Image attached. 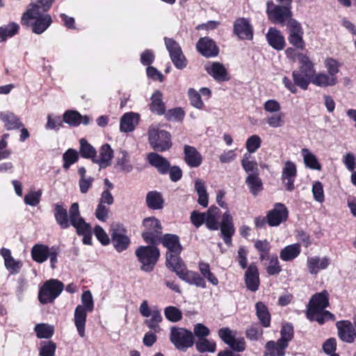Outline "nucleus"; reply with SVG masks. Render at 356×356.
Masks as SVG:
<instances>
[{
	"instance_id": "1",
	"label": "nucleus",
	"mask_w": 356,
	"mask_h": 356,
	"mask_svg": "<svg viewBox=\"0 0 356 356\" xmlns=\"http://www.w3.org/2000/svg\"><path fill=\"white\" fill-rule=\"evenodd\" d=\"M329 306V293L326 290L312 296L307 309V317L311 321H317L323 325L327 321H334L335 316L325 310Z\"/></svg>"
},
{
	"instance_id": "2",
	"label": "nucleus",
	"mask_w": 356,
	"mask_h": 356,
	"mask_svg": "<svg viewBox=\"0 0 356 356\" xmlns=\"http://www.w3.org/2000/svg\"><path fill=\"white\" fill-rule=\"evenodd\" d=\"M94 309V301L90 291H86L81 296V305L76 306L74 314V323L81 337H85L87 314Z\"/></svg>"
},
{
	"instance_id": "3",
	"label": "nucleus",
	"mask_w": 356,
	"mask_h": 356,
	"mask_svg": "<svg viewBox=\"0 0 356 356\" xmlns=\"http://www.w3.org/2000/svg\"><path fill=\"white\" fill-rule=\"evenodd\" d=\"M70 218L72 226L75 228L77 234L83 236V243L86 245H91V227L81 216L79 206L77 202L73 203L70 208Z\"/></svg>"
},
{
	"instance_id": "4",
	"label": "nucleus",
	"mask_w": 356,
	"mask_h": 356,
	"mask_svg": "<svg viewBox=\"0 0 356 356\" xmlns=\"http://www.w3.org/2000/svg\"><path fill=\"white\" fill-rule=\"evenodd\" d=\"M135 254L142 264L140 269L145 272H151L153 270L160 256L159 250L153 245L139 246Z\"/></svg>"
},
{
	"instance_id": "5",
	"label": "nucleus",
	"mask_w": 356,
	"mask_h": 356,
	"mask_svg": "<svg viewBox=\"0 0 356 356\" xmlns=\"http://www.w3.org/2000/svg\"><path fill=\"white\" fill-rule=\"evenodd\" d=\"M170 341L179 350H186L194 343V335L192 332L178 327H172L170 332Z\"/></svg>"
},
{
	"instance_id": "6",
	"label": "nucleus",
	"mask_w": 356,
	"mask_h": 356,
	"mask_svg": "<svg viewBox=\"0 0 356 356\" xmlns=\"http://www.w3.org/2000/svg\"><path fill=\"white\" fill-rule=\"evenodd\" d=\"M31 20H33L31 24L32 31L36 34L44 33L52 23L51 17L49 14L38 12L36 15H27L26 11L24 13L21 18L22 24L29 25Z\"/></svg>"
},
{
	"instance_id": "7",
	"label": "nucleus",
	"mask_w": 356,
	"mask_h": 356,
	"mask_svg": "<svg viewBox=\"0 0 356 356\" xmlns=\"http://www.w3.org/2000/svg\"><path fill=\"white\" fill-rule=\"evenodd\" d=\"M64 288L63 284L54 279L46 281L40 289L38 300L42 304L53 302L61 293Z\"/></svg>"
},
{
	"instance_id": "8",
	"label": "nucleus",
	"mask_w": 356,
	"mask_h": 356,
	"mask_svg": "<svg viewBox=\"0 0 356 356\" xmlns=\"http://www.w3.org/2000/svg\"><path fill=\"white\" fill-rule=\"evenodd\" d=\"M143 225L145 227L142 233L143 240L147 243H157L161 239L163 229L160 221L155 217H148L143 220Z\"/></svg>"
},
{
	"instance_id": "9",
	"label": "nucleus",
	"mask_w": 356,
	"mask_h": 356,
	"mask_svg": "<svg viewBox=\"0 0 356 356\" xmlns=\"http://www.w3.org/2000/svg\"><path fill=\"white\" fill-rule=\"evenodd\" d=\"M148 137L151 146L156 151L164 152L169 149L172 146L170 134L166 131L150 127Z\"/></svg>"
},
{
	"instance_id": "10",
	"label": "nucleus",
	"mask_w": 356,
	"mask_h": 356,
	"mask_svg": "<svg viewBox=\"0 0 356 356\" xmlns=\"http://www.w3.org/2000/svg\"><path fill=\"white\" fill-rule=\"evenodd\" d=\"M292 78L293 81L289 77L284 76L282 83L293 94L297 93V87H300L304 90H307L309 83H312V77L299 70L292 72Z\"/></svg>"
},
{
	"instance_id": "11",
	"label": "nucleus",
	"mask_w": 356,
	"mask_h": 356,
	"mask_svg": "<svg viewBox=\"0 0 356 356\" xmlns=\"http://www.w3.org/2000/svg\"><path fill=\"white\" fill-rule=\"evenodd\" d=\"M110 232L111 241L115 249L118 252L127 250L130 244V239L126 235V229L123 225L118 223L112 225Z\"/></svg>"
},
{
	"instance_id": "12",
	"label": "nucleus",
	"mask_w": 356,
	"mask_h": 356,
	"mask_svg": "<svg viewBox=\"0 0 356 356\" xmlns=\"http://www.w3.org/2000/svg\"><path fill=\"white\" fill-rule=\"evenodd\" d=\"M165 44L174 65L179 70L185 68L187 61L179 44L173 39L168 38H165Z\"/></svg>"
},
{
	"instance_id": "13",
	"label": "nucleus",
	"mask_w": 356,
	"mask_h": 356,
	"mask_svg": "<svg viewBox=\"0 0 356 356\" xmlns=\"http://www.w3.org/2000/svg\"><path fill=\"white\" fill-rule=\"evenodd\" d=\"M266 13L268 19L276 24H283L291 16L290 7L275 6L273 1L267 3Z\"/></svg>"
},
{
	"instance_id": "14",
	"label": "nucleus",
	"mask_w": 356,
	"mask_h": 356,
	"mask_svg": "<svg viewBox=\"0 0 356 356\" xmlns=\"http://www.w3.org/2000/svg\"><path fill=\"white\" fill-rule=\"evenodd\" d=\"M220 338L232 349L236 352H242L245 349L243 338H236L235 332L227 327L221 328L218 331Z\"/></svg>"
},
{
	"instance_id": "15",
	"label": "nucleus",
	"mask_w": 356,
	"mask_h": 356,
	"mask_svg": "<svg viewBox=\"0 0 356 356\" xmlns=\"http://www.w3.org/2000/svg\"><path fill=\"white\" fill-rule=\"evenodd\" d=\"M287 26L289 30V42L296 48L303 49L305 47V42L303 40V31L300 24L296 19H290L288 20Z\"/></svg>"
},
{
	"instance_id": "16",
	"label": "nucleus",
	"mask_w": 356,
	"mask_h": 356,
	"mask_svg": "<svg viewBox=\"0 0 356 356\" xmlns=\"http://www.w3.org/2000/svg\"><path fill=\"white\" fill-rule=\"evenodd\" d=\"M288 216L289 211L285 205L282 203H277L274 208L268 211L266 219L270 226L277 227L286 221Z\"/></svg>"
},
{
	"instance_id": "17",
	"label": "nucleus",
	"mask_w": 356,
	"mask_h": 356,
	"mask_svg": "<svg viewBox=\"0 0 356 356\" xmlns=\"http://www.w3.org/2000/svg\"><path fill=\"white\" fill-rule=\"evenodd\" d=\"M339 339L346 343H353L356 339V331L351 322L340 321L336 323Z\"/></svg>"
},
{
	"instance_id": "18",
	"label": "nucleus",
	"mask_w": 356,
	"mask_h": 356,
	"mask_svg": "<svg viewBox=\"0 0 356 356\" xmlns=\"http://www.w3.org/2000/svg\"><path fill=\"white\" fill-rule=\"evenodd\" d=\"M219 227L220 228L225 243L230 245L232 243V236L234 234L235 229L233 224V218L229 211L223 213L222 222Z\"/></svg>"
},
{
	"instance_id": "19",
	"label": "nucleus",
	"mask_w": 356,
	"mask_h": 356,
	"mask_svg": "<svg viewBox=\"0 0 356 356\" xmlns=\"http://www.w3.org/2000/svg\"><path fill=\"white\" fill-rule=\"evenodd\" d=\"M204 69L216 81L222 82L229 79L227 69L219 62L209 63L204 66Z\"/></svg>"
},
{
	"instance_id": "20",
	"label": "nucleus",
	"mask_w": 356,
	"mask_h": 356,
	"mask_svg": "<svg viewBox=\"0 0 356 356\" xmlns=\"http://www.w3.org/2000/svg\"><path fill=\"white\" fill-rule=\"evenodd\" d=\"M297 176V169L296 164L287 161L285 162L282 172V181L285 184L286 189L291 191L294 189V181Z\"/></svg>"
},
{
	"instance_id": "21",
	"label": "nucleus",
	"mask_w": 356,
	"mask_h": 356,
	"mask_svg": "<svg viewBox=\"0 0 356 356\" xmlns=\"http://www.w3.org/2000/svg\"><path fill=\"white\" fill-rule=\"evenodd\" d=\"M197 50L204 57L210 58L218 54V49L215 42L208 38H201L196 44Z\"/></svg>"
},
{
	"instance_id": "22",
	"label": "nucleus",
	"mask_w": 356,
	"mask_h": 356,
	"mask_svg": "<svg viewBox=\"0 0 356 356\" xmlns=\"http://www.w3.org/2000/svg\"><path fill=\"white\" fill-rule=\"evenodd\" d=\"M234 32L238 37L243 40H252L253 38L252 27L248 19L238 18L234 24Z\"/></svg>"
},
{
	"instance_id": "23",
	"label": "nucleus",
	"mask_w": 356,
	"mask_h": 356,
	"mask_svg": "<svg viewBox=\"0 0 356 356\" xmlns=\"http://www.w3.org/2000/svg\"><path fill=\"white\" fill-rule=\"evenodd\" d=\"M184 159L186 163L192 168L200 166L203 161L202 156L197 149L188 145L184 147Z\"/></svg>"
},
{
	"instance_id": "24",
	"label": "nucleus",
	"mask_w": 356,
	"mask_h": 356,
	"mask_svg": "<svg viewBox=\"0 0 356 356\" xmlns=\"http://www.w3.org/2000/svg\"><path fill=\"white\" fill-rule=\"evenodd\" d=\"M54 214L56 222L61 229H66L72 225L70 213L68 214L67 210L63 203L60 202L54 204Z\"/></svg>"
},
{
	"instance_id": "25",
	"label": "nucleus",
	"mask_w": 356,
	"mask_h": 356,
	"mask_svg": "<svg viewBox=\"0 0 356 356\" xmlns=\"http://www.w3.org/2000/svg\"><path fill=\"white\" fill-rule=\"evenodd\" d=\"M245 283L248 290L255 292L259 286V277L257 267L251 264L245 273Z\"/></svg>"
},
{
	"instance_id": "26",
	"label": "nucleus",
	"mask_w": 356,
	"mask_h": 356,
	"mask_svg": "<svg viewBox=\"0 0 356 356\" xmlns=\"http://www.w3.org/2000/svg\"><path fill=\"white\" fill-rule=\"evenodd\" d=\"M149 163L154 167L162 175L168 173L170 168V162L157 153L152 152L147 155Z\"/></svg>"
},
{
	"instance_id": "27",
	"label": "nucleus",
	"mask_w": 356,
	"mask_h": 356,
	"mask_svg": "<svg viewBox=\"0 0 356 356\" xmlns=\"http://www.w3.org/2000/svg\"><path fill=\"white\" fill-rule=\"evenodd\" d=\"M268 44L273 49L280 51L285 47V40L280 31L275 28H269L266 35Z\"/></svg>"
},
{
	"instance_id": "28",
	"label": "nucleus",
	"mask_w": 356,
	"mask_h": 356,
	"mask_svg": "<svg viewBox=\"0 0 356 356\" xmlns=\"http://www.w3.org/2000/svg\"><path fill=\"white\" fill-rule=\"evenodd\" d=\"M330 264V260L327 257H319L317 256L307 259V267L312 275H316L321 270L326 269Z\"/></svg>"
},
{
	"instance_id": "29",
	"label": "nucleus",
	"mask_w": 356,
	"mask_h": 356,
	"mask_svg": "<svg viewBox=\"0 0 356 356\" xmlns=\"http://www.w3.org/2000/svg\"><path fill=\"white\" fill-rule=\"evenodd\" d=\"M63 122L71 127H77L81 124H88L90 118L88 115H81L76 111H67L63 114Z\"/></svg>"
},
{
	"instance_id": "30",
	"label": "nucleus",
	"mask_w": 356,
	"mask_h": 356,
	"mask_svg": "<svg viewBox=\"0 0 356 356\" xmlns=\"http://www.w3.org/2000/svg\"><path fill=\"white\" fill-rule=\"evenodd\" d=\"M138 122V114L133 112L126 113L120 119V129L122 132H131L134 131Z\"/></svg>"
},
{
	"instance_id": "31",
	"label": "nucleus",
	"mask_w": 356,
	"mask_h": 356,
	"mask_svg": "<svg viewBox=\"0 0 356 356\" xmlns=\"http://www.w3.org/2000/svg\"><path fill=\"white\" fill-rule=\"evenodd\" d=\"M113 156V152L108 144H104L99 150V155L95 156L93 162L98 163L100 168H104L110 165Z\"/></svg>"
},
{
	"instance_id": "32",
	"label": "nucleus",
	"mask_w": 356,
	"mask_h": 356,
	"mask_svg": "<svg viewBox=\"0 0 356 356\" xmlns=\"http://www.w3.org/2000/svg\"><path fill=\"white\" fill-rule=\"evenodd\" d=\"M177 275L180 279L190 284H193L203 289L206 287L204 280L198 273L188 270L186 268Z\"/></svg>"
},
{
	"instance_id": "33",
	"label": "nucleus",
	"mask_w": 356,
	"mask_h": 356,
	"mask_svg": "<svg viewBox=\"0 0 356 356\" xmlns=\"http://www.w3.org/2000/svg\"><path fill=\"white\" fill-rule=\"evenodd\" d=\"M162 244L168 249L167 252L181 253L182 247L179 243V238L177 235L167 234L163 237L161 236L160 241Z\"/></svg>"
},
{
	"instance_id": "34",
	"label": "nucleus",
	"mask_w": 356,
	"mask_h": 356,
	"mask_svg": "<svg viewBox=\"0 0 356 356\" xmlns=\"http://www.w3.org/2000/svg\"><path fill=\"white\" fill-rule=\"evenodd\" d=\"M286 343L277 340L269 341L265 346L264 356H284L285 355V349L287 347Z\"/></svg>"
},
{
	"instance_id": "35",
	"label": "nucleus",
	"mask_w": 356,
	"mask_h": 356,
	"mask_svg": "<svg viewBox=\"0 0 356 356\" xmlns=\"http://www.w3.org/2000/svg\"><path fill=\"white\" fill-rule=\"evenodd\" d=\"M179 254L180 253L166 252V266L177 275L186 268Z\"/></svg>"
},
{
	"instance_id": "36",
	"label": "nucleus",
	"mask_w": 356,
	"mask_h": 356,
	"mask_svg": "<svg viewBox=\"0 0 356 356\" xmlns=\"http://www.w3.org/2000/svg\"><path fill=\"white\" fill-rule=\"evenodd\" d=\"M51 248L43 244H35L31 249V257L33 261L42 264L47 261Z\"/></svg>"
},
{
	"instance_id": "37",
	"label": "nucleus",
	"mask_w": 356,
	"mask_h": 356,
	"mask_svg": "<svg viewBox=\"0 0 356 356\" xmlns=\"http://www.w3.org/2000/svg\"><path fill=\"white\" fill-rule=\"evenodd\" d=\"M220 209L217 207H211L207 212H205L204 224L207 227L211 230H218L219 228L218 216Z\"/></svg>"
},
{
	"instance_id": "38",
	"label": "nucleus",
	"mask_w": 356,
	"mask_h": 356,
	"mask_svg": "<svg viewBox=\"0 0 356 356\" xmlns=\"http://www.w3.org/2000/svg\"><path fill=\"white\" fill-rule=\"evenodd\" d=\"M312 83L318 87L325 88L332 86L337 84V77H332L328 74L319 72L314 74L312 78Z\"/></svg>"
},
{
	"instance_id": "39",
	"label": "nucleus",
	"mask_w": 356,
	"mask_h": 356,
	"mask_svg": "<svg viewBox=\"0 0 356 356\" xmlns=\"http://www.w3.org/2000/svg\"><path fill=\"white\" fill-rule=\"evenodd\" d=\"M148 208L153 210L161 209L163 207L164 200L161 193L152 191L147 193L145 198Z\"/></svg>"
},
{
	"instance_id": "40",
	"label": "nucleus",
	"mask_w": 356,
	"mask_h": 356,
	"mask_svg": "<svg viewBox=\"0 0 356 356\" xmlns=\"http://www.w3.org/2000/svg\"><path fill=\"white\" fill-rule=\"evenodd\" d=\"M1 254L4 259L6 268L10 270L11 273H17L22 266V262L19 261H16L11 256V252L8 249H1Z\"/></svg>"
},
{
	"instance_id": "41",
	"label": "nucleus",
	"mask_w": 356,
	"mask_h": 356,
	"mask_svg": "<svg viewBox=\"0 0 356 356\" xmlns=\"http://www.w3.org/2000/svg\"><path fill=\"white\" fill-rule=\"evenodd\" d=\"M54 0H31L27 15H36L38 12L46 13L51 6Z\"/></svg>"
},
{
	"instance_id": "42",
	"label": "nucleus",
	"mask_w": 356,
	"mask_h": 356,
	"mask_svg": "<svg viewBox=\"0 0 356 356\" xmlns=\"http://www.w3.org/2000/svg\"><path fill=\"white\" fill-rule=\"evenodd\" d=\"M162 93L156 90L151 97L149 110L157 115H161L165 113V106L162 99Z\"/></svg>"
},
{
	"instance_id": "43",
	"label": "nucleus",
	"mask_w": 356,
	"mask_h": 356,
	"mask_svg": "<svg viewBox=\"0 0 356 356\" xmlns=\"http://www.w3.org/2000/svg\"><path fill=\"white\" fill-rule=\"evenodd\" d=\"M151 318L145 321V323L149 329L154 332H159L161 330L160 323L162 322L163 318L161 311L157 307H154L150 314Z\"/></svg>"
},
{
	"instance_id": "44",
	"label": "nucleus",
	"mask_w": 356,
	"mask_h": 356,
	"mask_svg": "<svg viewBox=\"0 0 356 356\" xmlns=\"http://www.w3.org/2000/svg\"><path fill=\"white\" fill-rule=\"evenodd\" d=\"M0 119L5 123L7 129H15L22 127L19 118L11 112L0 113Z\"/></svg>"
},
{
	"instance_id": "45",
	"label": "nucleus",
	"mask_w": 356,
	"mask_h": 356,
	"mask_svg": "<svg viewBox=\"0 0 356 356\" xmlns=\"http://www.w3.org/2000/svg\"><path fill=\"white\" fill-rule=\"evenodd\" d=\"M300 253V245L294 243L289 245L284 248L280 254V257L282 261H291L296 258Z\"/></svg>"
},
{
	"instance_id": "46",
	"label": "nucleus",
	"mask_w": 356,
	"mask_h": 356,
	"mask_svg": "<svg viewBox=\"0 0 356 356\" xmlns=\"http://www.w3.org/2000/svg\"><path fill=\"white\" fill-rule=\"evenodd\" d=\"M298 60L300 62L299 71L307 74L312 78L316 72L314 64L306 54H298Z\"/></svg>"
},
{
	"instance_id": "47",
	"label": "nucleus",
	"mask_w": 356,
	"mask_h": 356,
	"mask_svg": "<svg viewBox=\"0 0 356 356\" xmlns=\"http://www.w3.org/2000/svg\"><path fill=\"white\" fill-rule=\"evenodd\" d=\"M256 314L259 318L261 324L268 327L270 324V315L267 307L262 302H258L256 303Z\"/></svg>"
},
{
	"instance_id": "48",
	"label": "nucleus",
	"mask_w": 356,
	"mask_h": 356,
	"mask_svg": "<svg viewBox=\"0 0 356 356\" xmlns=\"http://www.w3.org/2000/svg\"><path fill=\"white\" fill-rule=\"evenodd\" d=\"M305 165L313 170H320L321 165L318 161L316 156L309 151L307 148H303L301 150Z\"/></svg>"
},
{
	"instance_id": "49",
	"label": "nucleus",
	"mask_w": 356,
	"mask_h": 356,
	"mask_svg": "<svg viewBox=\"0 0 356 356\" xmlns=\"http://www.w3.org/2000/svg\"><path fill=\"white\" fill-rule=\"evenodd\" d=\"M19 29V26L15 22L9 23L0 27V42L6 41L8 38L15 35Z\"/></svg>"
},
{
	"instance_id": "50",
	"label": "nucleus",
	"mask_w": 356,
	"mask_h": 356,
	"mask_svg": "<svg viewBox=\"0 0 356 356\" xmlns=\"http://www.w3.org/2000/svg\"><path fill=\"white\" fill-rule=\"evenodd\" d=\"M195 188L198 194V203L203 207H207L208 206L209 197L204 181L202 179H197L195 183Z\"/></svg>"
},
{
	"instance_id": "51",
	"label": "nucleus",
	"mask_w": 356,
	"mask_h": 356,
	"mask_svg": "<svg viewBox=\"0 0 356 356\" xmlns=\"http://www.w3.org/2000/svg\"><path fill=\"white\" fill-rule=\"evenodd\" d=\"M258 175H259L249 174L245 180L250 192L254 196L263 189L262 181Z\"/></svg>"
},
{
	"instance_id": "52",
	"label": "nucleus",
	"mask_w": 356,
	"mask_h": 356,
	"mask_svg": "<svg viewBox=\"0 0 356 356\" xmlns=\"http://www.w3.org/2000/svg\"><path fill=\"white\" fill-rule=\"evenodd\" d=\"M120 154L117 159V166L124 172H130L133 170V166L129 161L128 153L126 151H120Z\"/></svg>"
},
{
	"instance_id": "53",
	"label": "nucleus",
	"mask_w": 356,
	"mask_h": 356,
	"mask_svg": "<svg viewBox=\"0 0 356 356\" xmlns=\"http://www.w3.org/2000/svg\"><path fill=\"white\" fill-rule=\"evenodd\" d=\"M196 349L200 353L210 352L214 353L216 351V343L214 341L207 339L206 338L200 339L195 343Z\"/></svg>"
},
{
	"instance_id": "54",
	"label": "nucleus",
	"mask_w": 356,
	"mask_h": 356,
	"mask_svg": "<svg viewBox=\"0 0 356 356\" xmlns=\"http://www.w3.org/2000/svg\"><path fill=\"white\" fill-rule=\"evenodd\" d=\"M36 335L40 339H49L54 334V327L45 323L38 324L35 327Z\"/></svg>"
},
{
	"instance_id": "55",
	"label": "nucleus",
	"mask_w": 356,
	"mask_h": 356,
	"mask_svg": "<svg viewBox=\"0 0 356 356\" xmlns=\"http://www.w3.org/2000/svg\"><path fill=\"white\" fill-rule=\"evenodd\" d=\"M164 315L170 322L176 323L181 320L182 313L180 309L174 306H168L164 309Z\"/></svg>"
},
{
	"instance_id": "56",
	"label": "nucleus",
	"mask_w": 356,
	"mask_h": 356,
	"mask_svg": "<svg viewBox=\"0 0 356 356\" xmlns=\"http://www.w3.org/2000/svg\"><path fill=\"white\" fill-rule=\"evenodd\" d=\"M80 153L83 158H90L93 161V159L96 156V151L95 148L90 145L85 138L80 140Z\"/></svg>"
},
{
	"instance_id": "57",
	"label": "nucleus",
	"mask_w": 356,
	"mask_h": 356,
	"mask_svg": "<svg viewBox=\"0 0 356 356\" xmlns=\"http://www.w3.org/2000/svg\"><path fill=\"white\" fill-rule=\"evenodd\" d=\"M63 168L68 170L70 167L77 162L79 159L78 152L73 149H68L63 155Z\"/></svg>"
},
{
	"instance_id": "58",
	"label": "nucleus",
	"mask_w": 356,
	"mask_h": 356,
	"mask_svg": "<svg viewBox=\"0 0 356 356\" xmlns=\"http://www.w3.org/2000/svg\"><path fill=\"white\" fill-rule=\"evenodd\" d=\"M56 345L51 341H44L40 343L39 348L40 356H55Z\"/></svg>"
},
{
	"instance_id": "59",
	"label": "nucleus",
	"mask_w": 356,
	"mask_h": 356,
	"mask_svg": "<svg viewBox=\"0 0 356 356\" xmlns=\"http://www.w3.org/2000/svg\"><path fill=\"white\" fill-rule=\"evenodd\" d=\"M199 269L202 275L207 279L213 285L216 286L218 284V279L211 272L209 265L207 263L200 262Z\"/></svg>"
},
{
	"instance_id": "60",
	"label": "nucleus",
	"mask_w": 356,
	"mask_h": 356,
	"mask_svg": "<svg viewBox=\"0 0 356 356\" xmlns=\"http://www.w3.org/2000/svg\"><path fill=\"white\" fill-rule=\"evenodd\" d=\"M261 145V139L258 135H252L249 137L245 143L247 151L252 154L254 153Z\"/></svg>"
},
{
	"instance_id": "61",
	"label": "nucleus",
	"mask_w": 356,
	"mask_h": 356,
	"mask_svg": "<svg viewBox=\"0 0 356 356\" xmlns=\"http://www.w3.org/2000/svg\"><path fill=\"white\" fill-rule=\"evenodd\" d=\"M241 165L244 170L249 174L259 175V169L257 162L250 161L249 156L245 154L241 161Z\"/></svg>"
},
{
	"instance_id": "62",
	"label": "nucleus",
	"mask_w": 356,
	"mask_h": 356,
	"mask_svg": "<svg viewBox=\"0 0 356 356\" xmlns=\"http://www.w3.org/2000/svg\"><path fill=\"white\" fill-rule=\"evenodd\" d=\"M267 124L272 128H279L284 125V120L282 113H275L266 118Z\"/></svg>"
},
{
	"instance_id": "63",
	"label": "nucleus",
	"mask_w": 356,
	"mask_h": 356,
	"mask_svg": "<svg viewBox=\"0 0 356 356\" xmlns=\"http://www.w3.org/2000/svg\"><path fill=\"white\" fill-rule=\"evenodd\" d=\"M282 270L277 257L275 254L270 257L266 272L269 275L279 274Z\"/></svg>"
},
{
	"instance_id": "64",
	"label": "nucleus",
	"mask_w": 356,
	"mask_h": 356,
	"mask_svg": "<svg viewBox=\"0 0 356 356\" xmlns=\"http://www.w3.org/2000/svg\"><path fill=\"white\" fill-rule=\"evenodd\" d=\"M188 95L192 106L198 109H201L203 107V102L200 93L197 90L194 88H189Z\"/></svg>"
}]
</instances>
